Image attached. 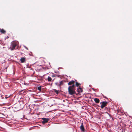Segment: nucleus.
I'll return each instance as SVG.
<instances>
[{
	"label": "nucleus",
	"instance_id": "1",
	"mask_svg": "<svg viewBox=\"0 0 132 132\" xmlns=\"http://www.w3.org/2000/svg\"><path fill=\"white\" fill-rule=\"evenodd\" d=\"M68 93L69 94L72 95L76 93L75 90L76 87L75 85L70 86L68 88Z\"/></svg>",
	"mask_w": 132,
	"mask_h": 132
},
{
	"label": "nucleus",
	"instance_id": "2",
	"mask_svg": "<svg viewBox=\"0 0 132 132\" xmlns=\"http://www.w3.org/2000/svg\"><path fill=\"white\" fill-rule=\"evenodd\" d=\"M18 43L16 42H13L11 43L10 47L9 48V49L11 51H13L15 49L16 47L18 46Z\"/></svg>",
	"mask_w": 132,
	"mask_h": 132
},
{
	"label": "nucleus",
	"instance_id": "3",
	"mask_svg": "<svg viewBox=\"0 0 132 132\" xmlns=\"http://www.w3.org/2000/svg\"><path fill=\"white\" fill-rule=\"evenodd\" d=\"M108 102L106 101H103L100 103L101 105V109H103L107 105Z\"/></svg>",
	"mask_w": 132,
	"mask_h": 132
},
{
	"label": "nucleus",
	"instance_id": "4",
	"mask_svg": "<svg viewBox=\"0 0 132 132\" xmlns=\"http://www.w3.org/2000/svg\"><path fill=\"white\" fill-rule=\"evenodd\" d=\"M42 119L43 120L42 121V123L43 124H45V123H47L49 120V119L48 118H42Z\"/></svg>",
	"mask_w": 132,
	"mask_h": 132
},
{
	"label": "nucleus",
	"instance_id": "5",
	"mask_svg": "<svg viewBox=\"0 0 132 132\" xmlns=\"http://www.w3.org/2000/svg\"><path fill=\"white\" fill-rule=\"evenodd\" d=\"M75 83V81L74 80H71V81H69V82L68 83V85H74V84Z\"/></svg>",
	"mask_w": 132,
	"mask_h": 132
},
{
	"label": "nucleus",
	"instance_id": "6",
	"mask_svg": "<svg viewBox=\"0 0 132 132\" xmlns=\"http://www.w3.org/2000/svg\"><path fill=\"white\" fill-rule=\"evenodd\" d=\"M80 129L82 131H85V129L84 127V126L83 125V123H82L80 127Z\"/></svg>",
	"mask_w": 132,
	"mask_h": 132
},
{
	"label": "nucleus",
	"instance_id": "7",
	"mask_svg": "<svg viewBox=\"0 0 132 132\" xmlns=\"http://www.w3.org/2000/svg\"><path fill=\"white\" fill-rule=\"evenodd\" d=\"M77 91L78 92V93H80L82 92V89L79 87L77 89Z\"/></svg>",
	"mask_w": 132,
	"mask_h": 132
},
{
	"label": "nucleus",
	"instance_id": "8",
	"mask_svg": "<svg viewBox=\"0 0 132 132\" xmlns=\"http://www.w3.org/2000/svg\"><path fill=\"white\" fill-rule=\"evenodd\" d=\"M20 60L21 61V63H23L25 62L26 59L24 57H22L21 58Z\"/></svg>",
	"mask_w": 132,
	"mask_h": 132
},
{
	"label": "nucleus",
	"instance_id": "9",
	"mask_svg": "<svg viewBox=\"0 0 132 132\" xmlns=\"http://www.w3.org/2000/svg\"><path fill=\"white\" fill-rule=\"evenodd\" d=\"M94 101L95 102L97 103H98L100 102V100L97 98H95L94 99Z\"/></svg>",
	"mask_w": 132,
	"mask_h": 132
},
{
	"label": "nucleus",
	"instance_id": "10",
	"mask_svg": "<svg viewBox=\"0 0 132 132\" xmlns=\"http://www.w3.org/2000/svg\"><path fill=\"white\" fill-rule=\"evenodd\" d=\"M0 31L3 34H5L6 32V31L3 29H0Z\"/></svg>",
	"mask_w": 132,
	"mask_h": 132
},
{
	"label": "nucleus",
	"instance_id": "11",
	"mask_svg": "<svg viewBox=\"0 0 132 132\" xmlns=\"http://www.w3.org/2000/svg\"><path fill=\"white\" fill-rule=\"evenodd\" d=\"M60 75H57V74H53V75L52 76V77H59Z\"/></svg>",
	"mask_w": 132,
	"mask_h": 132
},
{
	"label": "nucleus",
	"instance_id": "12",
	"mask_svg": "<svg viewBox=\"0 0 132 132\" xmlns=\"http://www.w3.org/2000/svg\"><path fill=\"white\" fill-rule=\"evenodd\" d=\"M76 86L77 87H78L79 86L81 85L80 84L78 83L77 82H76Z\"/></svg>",
	"mask_w": 132,
	"mask_h": 132
},
{
	"label": "nucleus",
	"instance_id": "13",
	"mask_svg": "<svg viewBox=\"0 0 132 132\" xmlns=\"http://www.w3.org/2000/svg\"><path fill=\"white\" fill-rule=\"evenodd\" d=\"M63 81H61L59 83V86H61L63 85Z\"/></svg>",
	"mask_w": 132,
	"mask_h": 132
},
{
	"label": "nucleus",
	"instance_id": "14",
	"mask_svg": "<svg viewBox=\"0 0 132 132\" xmlns=\"http://www.w3.org/2000/svg\"><path fill=\"white\" fill-rule=\"evenodd\" d=\"M54 92H55L56 94H59V92L58 90H57L56 89H54Z\"/></svg>",
	"mask_w": 132,
	"mask_h": 132
},
{
	"label": "nucleus",
	"instance_id": "15",
	"mask_svg": "<svg viewBox=\"0 0 132 132\" xmlns=\"http://www.w3.org/2000/svg\"><path fill=\"white\" fill-rule=\"evenodd\" d=\"M41 87L40 86H38L37 87V89L39 90L40 91H41L42 90L41 89Z\"/></svg>",
	"mask_w": 132,
	"mask_h": 132
},
{
	"label": "nucleus",
	"instance_id": "16",
	"mask_svg": "<svg viewBox=\"0 0 132 132\" xmlns=\"http://www.w3.org/2000/svg\"><path fill=\"white\" fill-rule=\"evenodd\" d=\"M47 80H48L49 81H51V80L52 78L51 77H48Z\"/></svg>",
	"mask_w": 132,
	"mask_h": 132
},
{
	"label": "nucleus",
	"instance_id": "17",
	"mask_svg": "<svg viewBox=\"0 0 132 132\" xmlns=\"http://www.w3.org/2000/svg\"><path fill=\"white\" fill-rule=\"evenodd\" d=\"M55 84L57 86H59V82H56L55 83Z\"/></svg>",
	"mask_w": 132,
	"mask_h": 132
},
{
	"label": "nucleus",
	"instance_id": "18",
	"mask_svg": "<svg viewBox=\"0 0 132 132\" xmlns=\"http://www.w3.org/2000/svg\"><path fill=\"white\" fill-rule=\"evenodd\" d=\"M125 132H131L130 131H127V130H126Z\"/></svg>",
	"mask_w": 132,
	"mask_h": 132
},
{
	"label": "nucleus",
	"instance_id": "19",
	"mask_svg": "<svg viewBox=\"0 0 132 132\" xmlns=\"http://www.w3.org/2000/svg\"><path fill=\"white\" fill-rule=\"evenodd\" d=\"M22 91H23V90H21V91H20V92H22Z\"/></svg>",
	"mask_w": 132,
	"mask_h": 132
}]
</instances>
